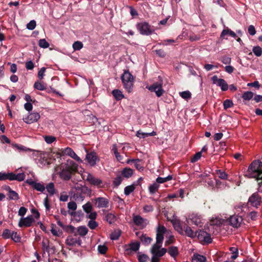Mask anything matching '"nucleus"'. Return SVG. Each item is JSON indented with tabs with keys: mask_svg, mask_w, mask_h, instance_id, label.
<instances>
[{
	"mask_svg": "<svg viewBox=\"0 0 262 262\" xmlns=\"http://www.w3.org/2000/svg\"><path fill=\"white\" fill-rule=\"evenodd\" d=\"M193 257L199 261V262H205L206 260V258L204 256L200 254H194Z\"/></svg>",
	"mask_w": 262,
	"mask_h": 262,
	"instance_id": "052dcab7",
	"label": "nucleus"
},
{
	"mask_svg": "<svg viewBox=\"0 0 262 262\" xmlns=\"http://www.w3.org/2000/svg\"><path fill=\"white\" fill-rule=\"evenodd\" d=\"M223 105L224 109L227 110L232 107L233 106V103L232 100L226 99L224 101Z\"/></svg>",
	"mask_w": 262,
	"mask_h": 262,
	"instance_id": "3c124183",
	"label": "nucleus"
},
{
	"mask_svg": "<svg viewBox=\"0 0 262 262\" xmlns=\"http://www.w3.org/2000/svg\"><path fill=\"white\" fill-rule=\"evenodd\" d=\"M243 222L242 216L234 215L231 216L229 219V222L231 226L235 228L239 227Z\"/></svg>",
	"mask_w": 262,
	"mask_h": 262,
	"instance_id": "f3484780",
	"label": "nucleus"
},
{
	"mask_svg": "<svg viewBox=\"0 0 262 262\" xmlns=\"http://www.w3.org/2000/svg\"><path fill=\"white\" fill-rule=\"evenodd\" d=\"M33 155L35 156H37L38 158L37 163L39 167H43L51 164V162L48 158V154L47 152L35 150H33Z\"/></svg>",
	"mask_w": 262,
	"mask_h": 262,
	"instance_id": "39448f33",
	"label": "nucleus"
},
{
	"mask_svg": "<svg viewBox=\"0 0 262 262\" xmlns=\"http://www.w3.org/2000/svg\"><path fill=\"white\" fill-rule=\"evenodd\" d=\"M66 243L67 245L70 246H75L76 245L80 246L81 240L80 237L69 236L66 239Z\"/></svg>",
	"mask_w": 262,
	"mask_h": 262,
	"instance_id": "a211bd4d",
	"label": "nucleus"
},
{
	"mask_svg": "<svg viewBox=\"0 0 262 262\" xmlns=\"http://www.w3.org/2000/svg\"><path fill=\"white\" fill-rule=\"evenodd\" d=\"M163 242H158L156 241V244H155L151 249V252L152 255H156L157 256H163L167 252L166 248H161Z\"/></svg>",
	"mask_w": 262,
	"mask_h": 262,
	"instance_id": "6e6552de",
	"label": "nucleus"
},
{
	"mask_svg": "<svg viewBox=\"0 0 262 262\" xmlns=\"http://www.w3.org/2000/svg\"><path fill=\"white\" fill-rule=\"evenodd\" d=\"M74 188L76 190L77 193L74 195V197L75 198V200H78V197L77 196L78 193H79L80 191H83L84 189H85V187L80 185H77Z\"/></svg>",
	"mask_w": 262,
	"mask_h": 262,
	"instance_id": "5fc2aeb1",
	"label": "nucleus"
},
{
	"mask_svg": "<svg viewBox=\"0 0 262 262\" xmlns=\"http://www.w3.org/2000/svg\"><path fill=\"white\" fill-rule=\"evenodd\" d=\"M34 87L35 89L40 91H43L46 89L45 85L41 82L39 81L35 82Z\"/></svg>",
	"mask_w": 262,
	"mask_h": 262,
	"instance_id": "864d4df0",
	"label": "nucleus"
},
{
	"mask_svg": "<svg viewBox=\"0 0 262 262\" xmlns=\"http://www.w3.org/2000/svg\"><path fill=\"white\" fill-rule=\"evenodd\" d=\"M202 156V153L201 151L198 152L196 154H195L193 157L191 159V162L193 163L197 161H198Z\"/></svg>",
	"mask_w": 262,
	"mask_h": 262,
	"instance_id": "e2e57ef3",
	"label": "nucleus"
},
{
	"mask_svg": "<svg viewBox=\"0 0 262 262\" xmlns=\"http://www.w3.org/2000/svg\"><path fill=\"white\" fill-rule=\"evenodd\" d=\"M137 28L142 35H149L154 32L152 27L147 22H141L137 25Z\"/></svg>",
	"mask_w": 262,
	"mask_h": 262,
	"instance_id": "0eeeda50",
	"label": "nucleus"
},
{
	"mask_svg": "<svg viewBox=\"0 0 262 262\" xmlns=\"http://www.w3.org/2000/svg\"><path fill=\"white\" fill-rule=\"evenodd\" d=\"M252 51L254 55L257 57H259L262 54V49L259 46L254 47Z\"/></svg>",
	"mask_w": 262,
	"mask_h": 262,
	"instance_id": "a19ab883",
	"label": "nucleus"
},
{
	"mask_svg": "<svg viewBox=\"0 0 262 262\" xmlns=\"http://www.w3.org/2000/svg\"><path fill=\"white\" fill-rule=\"evenodd\" d=\"M133 222L136 225L141 229L145 228L149 223L147 219H144L138 215L133 216Z\"/></svg>",
	"mask_w": 262,
	"mask_h": 262,
	"instance_id": "2eb2a0df",
	"label": "nucleus"
},
{
	"mask_svg": "<svg viewBox=\"0 0 262 262\" xmlns=\"http://www.w3.org/2000/svg\"><path fill=\"white\" fill-rule=\"evenodd\" d=\"M85 151L86 152H88L86 149H85ZM97 159L98 158L96 152H87L86 155V160L91 166H93L95 165Z\"/></svg>",
	"mask_w": 262,
	"mask_h": 262,
	"instance_id": "412c9836",
	"label": "nucleus"
},
{
	"mask_svg": "<svg viewBox=\"0 0 262 262\" xmlns=\"http://www.w3.org/2000/svg\"><path fill=\"white\" fill-rule=\"evenodd\" d=\"M261 202V197L257 192L253 193L248 200V203L252 206L257 207Z\"/></svg>",
	"mask_w": 262,
	"mask_h": 262,
	"instance_id": "dca6fc26",
	"label": "nucleus"
},
{
	"mask_svg": "<svg viewBox=\"0 0 262 262\" xmlns=\"http://www.w3.org/2000/svg\"><path fill=\"white\" fill-rule=\"evenodd\" d=\"M51 232L53 235L57 237H60L62 234V231L59 228L56 227L54 225H52Z\"/></svg>",
	"mask_w": 262,
	"mask_h": 262,
	"instance_id": "c756f323",
	"label": "nucleus"
},
{
	"mask_svg": "<svg viewBox=\"0 0 262 262\" xmlns=\"http://www.w3.org/2000/svg\"><path fill=\"white\" fill-rule=\"evenodd\" d=\"M248 174L251 178L262 180V163L259 160H254L248 168Z\"/></svg>",
	"mask_w": 262,
	"mask_h": 262,
	"instance_id": "f03ea898",
	"label": "nucleus"
},
{
	"mask_svg": "<svg viewBox=\"0 0 262 262\" xmlns=\"http://www.w3.org/2000/svg\"><path fill=\"white\" fill-rule=\"evenodd\" d=\"M189 218L196 226H201L203 224L202 217L198 214L192 213L189 215Z\"/></svg>",
	"mask_w": 262,
	"mask_h": 262,
	"instance_id": "b1692460",
	"label": "nucleus"
},
{
	"mask_svg": "<svg viewBox=\"0 0 262 262\" xmlns=\"http://www.w3.org/2000/svg\"><path fill=\"white\" fill-rule=\"evenodd\" d=\"M229 250L232 252V255L231 258L232 259H235L238 256V249L236 247H230Z\"/></svg>",
	"mask_w": 262,
	"mask_h": 262,
	"instance_id": "e433bc0d",
	"label": "nucleus"
},
{
	"mask_svg": "<svg viewBox=\"0 0 262 262\" xmlns=\"http://www.w3.org/2000/svg\"><path fill=\"white\" fill-rule=\"evenodd\" d=\"M253 97V93L251 92L248 91L245 92L242 96V98L245 100H250Z\"/></svg>",
	"mask_w": 262,
	"mask_h": 262,
	"instance_id": "79ce46f5",
	"label": "nucleus"
},
{
	"mask_svg": "<svg viewBox=\"0 0 262 262\" xmlns=\"http://www.w3.org/2000/svg\"><path fill=\"white\" fill-rule=\"evenodd\" d=\"M167 220L170 221L174 229L181 235H184L183 226L181 224L179 219L177 216L173 215L172 219L167 217Z\"/></svg>",
	"mask_w": 262,
	"mask_h": 262,
	"instance_id": "1a4fd4ad",
	"label": "nucleus"
},
{
	"mask_svg": "<svg viewBox=\"0 0 262 262\" xmlns=\"http://www.w3.org/2000/svg\"><path fill=\"white\" fill-rule=\"evenodd\" d=\"M140 244L138 242H133L123 246V250L126 254H130L136 252L139 249Z\"/></svg>",
	"mask_w": 262,
	"mask_h": 262,
	"instance_id": "9b49d317",
	"label": "nucleus"
},
{
	"mask_svg": "<svg viewBox=\"0 0 262 262\" xmlns=\"http://www.w3.org/2000/svg\"><path fill=\"white\" fill-rule=\"evenodd\" d=\"M124 88L128 92H132L133 88L134 78L128 71L125 70L121 77Z\"/></svg>",
	"mask_w": 262,
	"mask_h": 262,
	"instance_id": "7ed1b4c3",
	"label": "nucleus"
},
{
	"mask_svg": "<svg viewBox=\"0 0 262 262\" xmlns=\"http://www.w3.org/2000/svg\"><path fill=\"white\" fill-rule=\"evenodd\" d=\"M168 253L172 257H175L178 254V249L177 247H170L168 250Z\"/></svg>",
	"mask_w": 262,
	"mask_h": 262,
	"instance_id": "2f4dec72",
	"label": "nucleus"
},
{
	"mask_svg": "<svg viewBox=\"0 0 262 262\" xmlns=\"http://www.w3.org/2000/svg\"><path fill=\"white\" fill-rule=\"evenodd\" d=\"M78 165L73 160H68L55 168V171L63 180L68 181L72 175L77 171Z\"/></svg>",
	"mask_w": 262,
	"mask_h": 262,
	"instance_id": "f257e3e1",
	"label": "nucleus"
},
{
	"mask_svg": "<svg viewBox=\"0 0 262 262\" xmlns=\"http://www.w3.org/2000/svg\"><path fill=\"white\" fill-rule=\"evenodd\" d=\"M83 47V44L81 42L79 41H75L73 44V48L74 50H79L82 49Z\"/></svg>",
	"mask_w": 262,
	"mask_h": 262,
	"instance_id": "6e6d98bb",
	"label": "nucleus"
},
{
	"mask_svg": "<svg viewBox=\"0 0 262 262\" xmlns=\"http://www.w3.org/2000/svg\"><path fill=\"white\" fill-rule=\"evenodd\" d=\"M43 138L45 141L48 144H51L56 140V137L52 136H45Z\"/></svg>",
	"mask_w": 262,
	"mask_h": 262,
	"instance_id": "de8ad7c7",
	"label": "nucleus"
},
{
	"mask_svg": "<svg viewBox=\"0 0 262 262\" xmlns=\"http://www.w3.org/2000/svg\"><path fill=\"white\" fill-rule=\"evenodd\" d=\"M62 155H67L74 159L76 161L82 162L81 159L76 154L74 150L70 147H67L62 150Z\"/></svg>",
	"mask_w": 262,
	"mask_h": 262,
	"instance_id": "aec40b11",
	"label": "nucleus"
},
{
	"mask_svg": "<svg viewBox=\"0 0 262 262\" xmlns=\"http://www.w3.org/2000/svg\"><path fill=\"white\" fill-rule=\"evenodd\" d=\"M136 136L138 137L139 138H145L148 136V133H143L141 132L140 130H138L136 133Z\"/></svg>",
	"mask_w": 262,
	"mask_h": 262,
	"instance_id": "0e129e2a",
	"label": "nucleus"
},
{
	"mask_svg": "<svg viewBox=\"0 0 262 262\" xmlns=\"http://www.w3.org/2000/svg\"><path fill=\"white\" fill-rule=\"evenodd\" d=\"M38 45L40 47L42 48H47L49 47V43L45 39H41L39 40Z\"/></svg>",
	"mask_w": 262,
	"mask_h": 262,
	"instance_id": "603ef678",
	"label": "nucleus"
},
{
	"mask_svg": "<svg viewBox=\"0 0 262 262\" xmlns=\"http://www.w3.org/2000/svg\"><path fill=\"white\" fill-rule=\"evenodd\" d=\"M35 222L34 219L32 215H29L26 217H22L20 219L18 222V226L20 228L22 227H29L32 225V224Z\"/></svg>",
	"mask_w": 262,
	"mask_h": 262,
	"instance_id": "ddd939ff",
	"label": "nucleus"
},
{
	"mask_svg": "<svg viewBox=\"0 0 262 262\" xmlns=\"http://www.w3.org/2000/svg\"><path fill=\"white\" fill-rule=\"evenodd\" d=\"M113 95L117 100H121L124 98L122 92L118 90H114L113 91Z\"/></svg>",
	"mask_w": 262,
	"mask_h": 262,
	"instance_id": "72a5a7b5",
	"label": "nucleus"
},
{
	"mask_svg": "<svg viewBox=\"0 0 262 262\" xmlns=\"http://www.w3.org/2000/svg\"><path fill=\"white\" fill-rule=\"evenodd\" d=\"M140 239L143 244L147 245L150 244L152 241V239L150 237L146 236L145 235H142L140 237Z\"/></svg>",
	"mask_w": 262,
	"mask_h": 262,
	"instance_id": "09e8293b",
	"label": "nucleus"
},
{
	"mask_svg": "<svg viewBox=\"0 0 262 262\" xmlns=\"http://www.w3.org/2000/svg\"><path fill=\"white\" fill-rule=\"evenodd\" d=\"M82 207L84 211L88 213H89L90 212H91L92 209L91 204L89 202L83 205Z\"/></svg>",
	"mask_w": 262,
	"mask_h": 262,
	"instance_id": "13d9d810",
	"label": "nucleus"
},
{
	"mask_svg": "<svg viewBox=\"0 0 262 262\" xmlns=\"http://www.w3.org/2000/svg\"><path fill=\"white\" fill-rule=\"evenodd\" d=\"M106 221L110 224H113L116 221V216L112 213H108L105 216Z\"/></svg>",
	"mask_w": 262,
	"mask_h": 262,
	"instance_id": "473e14b6",
	"label": "nucleus"
},
{
	"mask_svg": "<svg viewBox=\"0 0 262 262\" xmlns=\"http://www.w3.org/2000/svg\"><path fill=\"white\" fill-rule=\"evenodd\" d=\"M133 174V170L130 168H124L121 171V176L125 178H129Z\"/></svg>",
	"mask_w": 262,
	"mask_h": 262,
	"instance_id": "bb28decb",
	"label": "nucleus"
},
{
	"mask_svg": "<svg viewBox=\"0 0 262 262\" xmlns=\"http://www.w3.org/2000/svg\"><path fill=\"white\" fill-rule=\"evenodd\" d=\"M184 235H186L187 236L193 238L196 236V232H194L191 228L185 224L183 225Z\"/></svg>",
	"mask_w": 262,
	"mask_h": 262,
	"instance_id": "393cba45",
	"label": "nucleus"
},
{
	"mask_svg": "<svg viewBox=\"0 0 262 262\" xmlns=\"http://www.w3.org/2000/svg\"><path fill=\"white\" fill-rule=\"evenodd\" d=\"M172 176H168L165 178H162V177H158L156 179V182L157 184H161L163 183L164 182H167L168 181H170L172 179Z\"/></svg>",
	"mask_w": 262,
	"mask_h": 262,
	"instance_id": "c9c22d12",
	"label": "nucleus"
},
{
	"mask_svg": "<svg viewBox=\"0 0 262 262\" xmlns=\"http://www.w3.org/2000/svg\"><path fill=\"white\" fill-rule=\"evenodd\" d=\"M148 258V256L145 254H139L138 255V260L139 262H146Z\"/></svg>",
	"mask_w": 262,
	"mask_h": 262,
	"instance_id": "774afa93",
	"label": "nucleus"
},
{
	"mask_svg": "<svg viewBox=\"0 0 262 262\" xmlns=\"http://www.w3.org/2000/svg\"><path fill=\"white\" fill-rule=\"evenodd\" d=\"M10 238L15 242H19L21 239L20 235L15 231L12 232Z\"/></svg>",
	"mask_w": 262,
	"mask_h": 262,
	"instance_id": "ea45409f",
	"label": "nucleus"
},
{
	"mask_svg": "<svg viewBox=\"0 0 262 262\" xmlns=\"http://www.w3.org/2000/svg\"><path fill=\"white\" fill-rule=\"evenodd\" d=\"M135 189V187L134 185H131L129 186H127L124 188V194L126 195H128L130 193H132Z\"/></svg>",
	"mask_w": 262,
	"mask_h": 262,
	"instance_id": "37998d69",
	"label": "nucleus"
},
{
	"mask_svg": "<svg viewBox=\"0 0 262 262\" xmlns=\"http://www.w3.org/2000/svg\"><path fill=\"white\" fill-rule=\"evenodd\" d=\"M180 95L183 99L188 100L190 98L191 94L189 91H186L180 92Z\"/></svg>",
	"mask_w": 262,
	"mask_h": 262,
	"instance_id": "8fccbe9b",
	"label": "nucleus"
},
{
	"mask_svg": "<svg viewBox=\"0 0 262 262\" xmlns=\"http://www.w3.org/2000/svg\"><path fill=\"white\" fill-rule=\"evenodd\" d=\"M40 116L39 113L36 112H33L30 113L27 117L24 118L23 119L26 123L28 124H31L37 121L40 118Z\"/></svg>",
	"mask_w": 262,
	"mask_h": 262,
	"instance_id": "6ab92c4d",
	"label": "nucleus"
},
{
	"mask_svg": "<svg viewBox=\"0 0 262 262\" xmlns=\"http://www.w3.org/2000/svg\"><path fill=\"white\" fill-rule=\"evenodd\" d=\"M36 21L34 20H31L27 25V28L29 30H32L36 27Z\"/></svg>",
	"mask_w": 262,
	"mask_h": 262,
	"instance_id": "680f3d73",
	"label": "nucleus"
},
{
	"mask_svg": "<svg viewBox=\"0 0 262 262\" xmlns=\"http://www.w3.org/2000/svg\"><path fill=\"white\" fill-rule=\"evenodd\" d=\"M25 179V174L24 173L15 174L13 172H1L0 181H5L9 180L10 181L16 180L18 181H24Z\"/></svg>",
	"mask_w": 262,
	"mask_h": 262,
	"instance_id": "20e7f679",
	"label": "nucleus"
},
{
	"mask_svg": "<svg viewBox=\"0 0 262 262\" xmlns=\"http://www.w3.org/2000/svg\"><path fill=\"white\" fill-rule=\"evenodd\" d=\"M163 80L160 79L158 82H154L149 86H146L147 89L151 92H155L158 97L162 96L165 92L163 89Z\"/></svg>",
	"mask_w": 262,
	"mask_h": 262,
	"instance_id": "423d86ee",
	"label": "nucleus"
},
{
	"mask_svg": "<svg viewBox=\"0 0 262 262\" xmlns=\"http://www.w3.org/2000/svg\"><path fill=\"white\" fill-rule=\"evenodd\" d=\"M88 225L90 229H95L98 226V224L95 220H90Z\"/></svg>",
	"mask_w": 262,
	"mask_h": 262,
	"instance_id": "bf43d9fd",
	"label": "nucleus"
},
{
	"mask_svg": "<svg viewBox=\"0 0 262 262\" xmlns=\"http://www.w3.org/2000/svg\"><path fill=\"white\" fill-rule=\"evenodd\" d=\"M226 35H229L234 38H235L236 37V34L233 31L228 28L223 30L221 34V37H224Z\"/></svg>",
	"mask_w": 262,
	"mask_h": 262,
	"instance_id": "7c9ffc66",
	"label": "nucleus"
},
{
	"mask_svg": "<svg viewBox=\"0 0 262 262\" xmlns=\"http://www.w3.org/2000/svg\"><path fill=\"white\" fill-rule=\"evenodd\" d=\"M133 162L134 163V165L135 167L139 170H143V167L141 164V160L137 159H129L128 160L126 163L128 164H129L130 163Z\"/></svg>",
	"mask_w": 262,
	"mask_h": 262,
	"instance_id": "a878e982",
	"label": "nucleus"
},
{
	"mask_svg": "<svg viewBox=\"0 0 262 262\" xmlns=\"http://www.w3.org/2000/svg\"><path fill=\"white\" fill-rule=\"evenodd\" d=\"M12 232L9 229H6L3 231L2 236L5 239H8L11 237Z\"/></svg>",
	"mask_w": 262,
	"mask_h": 262,
	"instance_id": "4d7b16f0",
	"label": "nucleus"
},
{
	"mask_svg": "<svg viewBox=\"0 0 262 262\" xmlns=\"http://www.w3.org/2000/svg\"><path fill=\"white\" fill-rule=\"evenodd\" d=\"M211 80L213 84L220 86L223 91H226L228 89V85L223 79L219 78L216 75L212 77Z\"/></svg>",
	"mask_w": 262,
	"mask_h": 262,
	"instance_id": "f8f14e48",
	"label": "nucleus"
},
{
	"mask_svg": "<svg viewBox=\"0 0 262 262\" xmlns=\"http://www.w3.org/2000/svg\"><path fill=\"white\" fill-rule=\"evenodd\" d=\"M122 178L121 176H117L114 180L113 184L116 186H118L122 182Z\"/></svg>",
	"mask_w": 262,
	"mask_h": 262,
	"instance_id": "338daca9",
	"label": "nucleus"
},
{
	"mask_svg": "<svg viewBox=\"0 0 262 262\" xmlns=\"http://www.w3.org/2000/svg\"><path fill=\"white\" fill-rule=\"evenodd\" d=\"M159 187V184L154 183L149 186L148 189L150 193L154 194L158 191Z\"/></svg>",
	"mask_w": 262,
	"mask_h": 262,
	"instance_id": "f704fd0d",
	"label": "nucleus"
},
{
	"mask_svg": "<svg viewBox=\"0 0 262 262\" xmlns=\"http://www.w3.org/2000/svg\"><path fill=\"white\" fill-rule=\"evenodd\" d=\"M235 209L238 214L242 213L246 211L245 210H247V206L245 204L242 203H239L235 206Z\"/></svg>",
	"mask_w": 262,
	"mask_h": 262,
	"instance_id": "cd10ccee",
	"label": "nucleus"
},
{
	"mask_svg": "<svg viewBox=\"0 0 262 262\" xmlns=\"http://www.w3.org/2000/svg\"><path fill=\"white\" fill-rule=\"evenodd\" d=\"M96 205L98 208H106L108 206V200L102 197L97 198L95 199Z\"/></svg>",
	"mask_w": 262,
	"mask_h": 262,
	"instance_id": "5701e85b",
	"label": "nucleus"
},
{
	"mask_svg": "<svg viewBox=\"0 0 262 262\" xmlns=\"http://www.w3.org/2000/svg\"><path fill=\"white\" fill-rule=\"evenodd\" d=\"M86 180L91 185L96 186L98 188H100L103 186L102 181L100 179L95 177L93 174L91 173H88Z\"/></svg>",
	"mask_w": 262,
	"mask_h": 262,
	"instance_id": "4468645a",
	"label": "nucleus"
},
{
	"mask_svg": "<svg viewBox=\"0 0 262 262\" xmlns=\"http://www.w3.org/2000/svg\"><path fill=\"white\" fill-rule=\"evenodd\" d=\"M120 236V231H115L111 234V238L112 240H117Z\"/></svg>",
	"mask_w": 262,
	"mask_h": 262,
	"instance_id": "69168bd1",
	"label": "nucleus"
},
{
	"mask_svg": "<svg viewBox=\"0 0 262 262\" xmlns=\"http://www.w3.org/2000/svg\"><path fill=\"white\" fill-rule=\"evenodd\" d=\"M33 188L37 191L43 192L45 190V186L43 184L36 182Z\"/></svg>",
	"mask_w": 262,
	"mask_h": 262,
	"instance_id": "c03bdc74",
	"label": "nucleus"
},
{
	"mask_svg": "<svg viewBox=\"0 0 262 262\" xmlns=\"http://www.w3.org/2000/svg\"><path fill=\"white\" fill-rule=\"evenodd\" d=\"M196 236L200 242L204 244H209L212 242V238L209 233L207 232L200 230L198 231V234H196Z\"/></svg>",
	"mask_w": 262,
	"mask_h": 262,
	"instance_id": "9d476101",
	"label": "nucleus"
},
{
	"mask_svg": "<svg viewBox=\"0 0 262 262\" xmlns=\"http://www.w3.org/2000/svg\"><path fill=\"white\" fill-rule=\"evenodd\" d=\"M167 232V229L164 226H159L157 230L156 241L163 242V235Z\"/></svg>",
	"mask_w": 262,
	"mask_h": 262,
	"instance_id": "4be33fe9",
	"label": "nucleus"
},
{
	"mask_svg": "<svg viewBox=\"0 0 262 262\" xmlns=\"http://www.w3.org/2000/svg\"><path fill=\"white\" fill-rule=\"evenodd\" d=\"M88 232V230L86 227L84 226H80L77 229V232L81 236L85 235Z\"/></svg>",
	"mask_w": 262,
	"mask_h": 262,
	"instance_id": "4c0bfd02",
	"label": "nucleus"
},
{
	"mask_svg": "<svg viewBox=\"0 0 262 262\" xmlns=\"http://www.w3.org/2000/svg\"><path fill=\"white\" fill-rule=\"evenodd\" d=\"M8 196L10 200H17L19 199L18 194L15 191L9 188Z\"/></svg>",
	"mask_w": 262,
	"mask_h": 262,
	"instance_id": "c85d7f7f",
	"label": "nucleus"
},
{
	"mask_svg": "<svg viewBox=\"0 0 262 262\" xmlns=\"http://www.w3.org/2000/svg\"><path fill=\"white\" fill-rule=\"evenodd\" d=\"M47 190L50 195H53L55 193L54 185L53 183H49L46 186Z\"/></svg>",
	"mask_w": 262,
	"mask_h": 262,
	"instance_id": "58836bf2",
	"label": "nucleus"
},
{
	"mask_svg": "<svg viewBox=\"0 0 262 262\" xmlns=\"http://www.w3.org/2000/svg\"><path fill=\"white\" fill-rule=\"evenodd\" d=\"M216 174L221 179L226 180L227 179V174L224 171L216 170Z\"/></svg>",
	"mask_w": 262,
	"mask_h": 262,
	"instance_id": "49530a36",
	"label": "nucleus"
},
{
	"mask_svg": "<svg viewBox=\"0 0 262 262\" xmlns=\"http://www.w3.org/2000/svg\"><path fill=\"white\" fill-rule=\"evenodd\" d=\"M107 247L105 245H100L98 246V251L101 254H104L107 251Z\"/></svg>",
	"mask_w": 262,
	"mask_h": 262,
	"instance_id": "a18cd8bd",
	"label": "nucleus"
}]
</instances>
